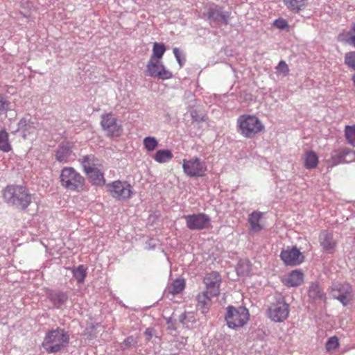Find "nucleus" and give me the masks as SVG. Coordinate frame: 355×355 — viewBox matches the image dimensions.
Masks as SVG:
<instances>
[{
    "mask_svg": "<svg viewBox=\"0 0 355 355\" xmlns=\"http://www.w3.org/2000/svg\"><path fill=\"white\" fill-rule=\"evenodd\" d=\"M6 203L15 209L25 210L32 202V196L28 189L21 185H8L3 190Z\"/></svg>",
    "mask_w": 355,
    "mask_h": 355,
    "instance_id": "1",
    "label": "nucleus"
},
{
    "mask_svg": "<svg viewBox=\"0 0 355 355\" xmlns=\"http://www.w3.org/2000/svg\"><path fill=\"white\" fill-rule=\"evenodd\" d=\"M69 334L64 329L57 328L46 333L42 347L49 354L58 353L69 343Z\"/></svg>",
    "mask_w": 355,
    "mask_h": 355,
    "instance_id": "2",
    "label": "nucleus"
},
{
    "mask_svg": "<svg viewBox=\"0 0 355 355\" xmlns=\"http://www.w3.org/2000/svg\"><path fill=\"white\" fill-rule=\"evenodd\" d=\"M61 186L70 191L80 192L85 189V178L73 167H64L60 175Z\"/></svg>",
    "mask_w": 355,
    "mask_h": 355,
    "instance_id": "3",
    "label": "nucleus"
},
{
    "mask_svg": "<svg viewBox=\"0 0 355 355\" xmlns=\"http://www.w3.org/2000/svg\"><path fill=\"white\" fill-rule=\"evenodd\" d=\"M237 127L238 132L247 138H252L264 128L257 116L248 114H244L238 118Z\"/></svg>",
    "mask_w": 355,
    "mask_h": 355,
    "instance_id": "4",
    "label": "nucleus"
},
{
    "mask_svg": "<svg viewBox=\"0 0 355 355\" xmlns=\"http://www.w3.org/2000/svg\"><path fill=\"white\" fill-rule=\"evenodd\" d=\"M231 13L223 8L214 3H208L203 17H206L210 24L214 23L220 26L227 25L230 22Z\"/></svg>",
    "mask_w": 355,
    "mask_h": 355,
    "instance_id": "5",
    "label": "nucleus"
},
{
    "mask_svg": "<svg viewBox=\"0 0 355 355\" xmlns=\"http://www.w3.org/2000/svg\"><path fill=\"white\" fill-rule=\"evenodd\" d=\"M225 319L230 328L237 329L241 327L249 319L248 310L243 306L235 308L232 306H229L227 308Z\"/></svg>",
    "mask_w": 355,
    "mask_h": 355,
    "instance_id": "6",
    "label": "nucleus"
},
{
    "mask_svg": "<svg viewBox=\"0 0 355 355\" xmlns=\"http://www.w3.org/2000/svg\"><path fill=\"white\" fill-rule=\"evenodd\" d=\"M182 168L184 173L189 177H203L207 171L205 163L198 157L184 159Z\"/></svg>",
    "mask_w": 355,
    "mask_h": 355,
    "instance_id": "7",
    "label": "nucleus"
},
{
    "mask_svg": "<svg viewBox=\"0 0 355 355\" xmlns=\"http://www.w3.org/2000/svg\"><path fill=\"white\" fill-rule=\"evenodd\" d=\"M268 317L275 322H282L289 315V306L280 297L275 303L272 304L268 309Z\"/></svg>",
    "mask_w": 355,
    "mask_h": 355,
    "instance_id": "8",
    "label": "nucleus"
},
{
    "mask_svg": "<svg viewBox=\"0 0 355 355\" xmlns=\"http://www.w3.org/2000/svg\"><path fill=\"white\" fill-rule=\"evenodd\" d=\"M331 294L334 298L347 305L352 299V288L347 284L334 283L331 286Z\"/></svg>",
    "mask_w": 355,
    "mask_h": 355,
    "instance_id": "9",
    "label": "nucleus"
},
{
    "mask_svg": "<svg viewBox=\"0 0 355 355\" xmlns=\"http://www.w3.org/2000/svg\"><path fill=\"white\" fill-rule=\"evenodd\" d=\"M187 227L191 230H202L210 226V218L205 214L184 215Z\"/></svg>",
    "mask_w": 355,
    "mask_h": 355,
    "instance_id": "10",
    "label": "nucleus"
},
{
    "mask_svg": "<svg viewBox=\"0 0 355 355\" xmlns=\"http://www.w3.org/2000/svg\"><path fill=\"white\" fill-rule=\"evenodd\" d=\"M147 75L164 80L170 78L172 73L167 70L164 64L154 58H151L146 66Z\"/></svg>",
    "mask_w": 355,
    "mask_h": 355,
    "instance_id": "11",
    "label": "nucleus"
},
{
    "mask_svg": "<svg viewBox=\"0 0 355 355\" xmlns=\"http://www.w3.org/2000/svg\"><path fill=\"white\" fill-rule=\"evenodd\" d=\"M107 187L113 198L119 200H126L131 196V186L127 182L114 181Z\"/></svg>",
    "mask_w": 355,
    "mask_h": 355,
    "instance_id": "12",
    "label": "nucleus"
},
{
    "mask_svg": "<svg viewBox=\"0 0 355 355\" xmlns=\"http://www.w3.org/2000/svg\"><path fill=\"white\" fill-rule=\"evenodd\" d=\"M203 282L206 286V291L211 296H218L220 294V286L222 282L219 272L213 271L206 274Z\"/></svg>",
    "mask_w": 355,
    "mask_h": 355,
    "instance_id": "13",
    "label": "nucleus"
},
{
    "mask_svg": "<svg viewBox=\"0 0 355 355\" xmlns=\"http://www.w3.org/2000/svg\"><path fill=\"white\" fill-rule=\"evenodd\" d=\"M101 126L109 137H117L121 133V125L117 123L116 119L111 114H106L101 116Z\"/></svg>",
    "mask_w": 355,
    "mask_h": 355,
    "instance_id": "14",
    "label": "nucleus"
},
{
    "mask_svg": "<svg viewBox=\"0 0 355 355\" xmlns=\"http://www.w3.org/2000/svg\"><path fill=\"white\" fill-rule=\"evenodd\" d=\"M280 257L284 263L287 266H297L304 261V255L296 248H288L282 251Z\"/></svg>",
    "mask_w": 355,
    "mask_h": 355,
    "instance_id": "15",
    "label": "nucleus"
},
{
    "mask_svg": "<svg viewBox=\"0 0 355 355\" xmlns=\"http://www.w3.org/2000/svg\"><path fill=\"white\" fill-rule=\"evenodd\" d=\"M320 245L323 250L327 253H333L334 252L336 242L334 239L333 234L328 231H322L319 236Z\"/></svg>",
    "mask_w": 355,
    "mask_h": 355,
    "instance_id": "16",
    "label": "nucleus"
},
{
    "mask_svg": "<svg viewBox=\"0 0 355 355\" xmlns=\"http://www.w3.org/2000/svg\"><path fill=\"white\" fill-rule=\"evenodd\" d=\"M73 153L71 147L67 144H62L58 146L55 152V159L63 163H67L73 159Z\"/></svg>",
    "mask_w": 355,
    "mask_h": 355,
    "instance_id": "17",
    "label": "nucleus"
},
{
    "mask_svg": "<svg viewBox=\"0 0 355 355\" xmlns=\"http://www.w3.org/2000/svg\"><path fill=\"white\" fill-rule=\"evenodd\" d=\"M80 162L83 167L84 172L90 171L98 167H101V162L94 155H87L80 159Z\"/></svg>",
    "mask_w": 355,
    "mask_h": 355,
    "instance_id": "18",
    "label": "nucleus"
},
{
    "mask_svg": "<svg viewBox=\"0 0 355 355\" xmlns=\"http://www.w3.org/2000/svg\"><path fill=\"white\" fill-rule=\"evenodd\" d=\"M214 296L209 295V293L203 291L202 293L198 294L197 296V308L202 313H206L209 309L211 302V299Z\"/></svg>",
    "mask_w": 355,
    "mask_h": 355,
    "instance_id": "19",
    "label": "nucleus"
},
{
    "mask_svg": "<svg viewBox=\"0 0 355 355\" xmlns=\"http://www.w3.org/2000/svg\"><path fill=\"white\" fill-rule=\"evenodd\" d=\"M309 297L314 302L324 301L325 293L317 283H311L309 290Z\"/></svg>",
    "mask_w": 355,
    "mask_h": 355,
    "instance_id": "20",
    "label": "nucleus"
},
{
    "mask_svg": "<svg viewBox=\"0 0 355 355\" xmlns=\"http://www.w3.org/2000/svg\"><path fill=\"white\" fill-rule=\"evenodd\" d=\"M262 218V214L258 211H253L250 214L248 223L250 226V232L257 233L263 229V225L260 223Z\"/></svg>",
    "mask_w": 355,
    "mask_h": 355,
    "instance_id": "21",
    "label": "nucleus"
},
{
    "mask_svg": "<svg viewBox=\"0 0 355 355\" xmlns=\"http://www.w3.org/2000/svg\"><path fill=\"white\" fill-rule=\"evenodd\" d=\"M85 174L92 184L101 185L105 183L102 166L87 171Z\"/></svg>",
    "mask_w": 355,
    "mask_h": 355,
    "instance_id": "22",
    "label": "nucleus"
},
{
    "mask_svg": "<svg viewBox=\"0 0 355 355\" xmlns=\"http://www.w3.org/2000/svg\"><path fill=\"white\" fill-rule=\"evenodd\" d=\"M49 298L56 308H60L67 300L68 296L66 293L62 291L51 292Z\"/></svg>",
    "mask_w": 355,
    "mask_h": 355,
    "instance_id": "23",
    "label": "nucleus"
},
{
    "mask_svg": "<svg viewBox=\"0 0 355 355\" xmlns=\"http://www.w3.org/2000/svg\"><path fill=\"white\" fill-rule=\"evenodd\" d=\"M304 167L307 169L316 168L318 163V157L312 150L306 152L304 155Z\"/></svg>",
    "mask_w": 355,
    "mask_h": 355,
    "instance_id": "24",
    "label": "nucleus"
},
{
    "mask_svg": "<svg viewBox=\"0 0 355 355\" xmlns=\"http://www.w3.org/2000/svg\"><path fill=\"white\" fill-rule=\"evenodd\" d=\"M286 8L295 12L298 13L303 10L306 6V0H283Z\"/></svg>",
    "mask_w": 355,
    "mask_h": 355,
    "instance_id": "25",
    "label": "nucleus"
},
{
    "mask_svg": "<svg viewBox=\"0 0 355 355\" xmlns=\"http://www.w3.org/2000/svg\"><path fill=\"white\" fill-rule=\"evenodd\" d=\"M303 282V273L298 270L292 271L287 279L286 284L290 286H298Z\"/></svg>",
    "mask_w": 355,
    "mask_h": 355,
    "instance_id": "26",
    "label": "nucleus"
},
{
    "mask_svg": "<svg viewBox=\"0 0 355 355\" xmlns=\"http://www.w3.org/2000/svg\"><path fill=\"white\" fill-rule=\"evenodd\" d=\"M173 155L170 150H158L153 156L154 159L158 163H166L170 162Z\"/></svg>",
    "mask_w": 355,
    "mask_h": 355,
    "instance_id": "27",
    "label": "nucleus"
},
{
    "mask_svg": "<svg viewBox=\"0 0 355 355\" xmlns=\"http://www.w3.org/2000/svg\"><path fill=\"white\" fill-rule=\"evenodd\" d=\"M138 343L139 336L137 335H131L128 336L120 343V348L123 351L136 348Z\"/></svg>",
    "mask_w": 355,
    "mask_h": 355,
    "instance_id": "28",
    "label": "nucleus"
},
{
    "mask_svg": "<svg viewBox=\"0 0 355 355\" xmlns=\"http://www.w3.org/2000/svg\"><path fill=\"white\" fill-rule=\"evenodd\" d=\"M251 272V264L248 259H241L236 266V272L240 276H248Z\"/></svg>",
    "mask_w": 355,
    "mask_h": 355,
    "instance_id": "29",
    "label": "nucleus"
},
{
    "mask_svg": "<svg viewBox=\"0 0 355 355\" xmlns=\"http://www.w3.org/2000/svg\"><path fill=\"white\" fill-rule=\"evenodd\" d=\"M184 281L183 279H175L168 288V292L173 295L180 293L184 288Z\"/></svg>",
    "mask_w": 355,
    "mask_h": 355,
    "instance_id": "30",
    "label": "nucleus"
},
{
    "mask_svg": "<svg viewBox=\"0 0 355 355\" xmlns=\"http://www.w3.org/2000/svg\"><path fill=\"white\" fill-rule=\"evenodd\" d=\"M11 146L8 143V135L6 130L0 131V150L3 152H8Z\"/></svg>",
    "mask_w": 355,
    "mask_h": 355,
    "instance_id": "31",
    "label": "nucleus"
},
{
    "mask_svg": "<svg viewBox=\"0 0 355 355\" xmlns=\"http://www.w3.org/2000/svg\"><path fill=\"white\" fill-rule=\"evenodd\" d=\"M72 272L73 277L78 283H83L84 282L87 274L84 266L80 265L78 267L73 268Z\"/></svg>",
    "mask_w": 355,
    "mask_h": 355,
    "instance_id": "32",
    "label": "nucleus"
},
{
    "mask_svg": "<svg viewBox=\"0 0 355 355\" xmlns=\"http://www.w3.org/2000/svg\"><path fill=\"white\" fill-rule=\"evenodd\" d=\"M165 51L166 48L164 44L157 42L154 43L153 49V56L152 58H157L156 60H159L163 56Z\"/></svg>",
    "mask_w": 355,
    "mask_h": 355,
    "instance_id": "33",
    "label": "nucleus"
},
{
    "mask_svg": "<svg viewBox=\"0 0 355 355\" xmlns=\"http://www.w3.org/2000/svg\"><path fill=\"white\" fill-rule=\"evenodd\" d=\"M144 145L148 151H153L157 147L158 141L153 137H146L144 139Z\"/></svg>",
    "mask_w": 355,
    "mask_h": 355,
    "instance_id": "34",
    "label": "nucleus"
},
{
    "mask_svg": "<svg viewBox=\"0 0 355 355\" xmlns=\"http://www.w3.org/2000/svg\"><path fill=\"white\" fill-rule=\"evenodd\" d=\"M345 132L349 143L355 146V126L346 125Z\"/></svg>",
    "mask_w": 355,
    "mask_h": 355,
    "instance_id": "35",
    "label": "nucleus"
},
{
    "mask_svg": "<svg viewBox=\"0 0 355 355\" xmlns=\"http://www.w3.org/2000/svg\"><path fill=\"white\" fill-rule=\"evenodd\" d=\"M33 129L30 121L25 118L21 119L18 123V130L28 131L30 133Z\"/></svg>",
    "mask_w": 355,
    "mask_h": 355,
    "instance_id": "36",
    "label": "nucleus"
},
{
    "mask_svg": "<svg viewBox=\"0 0 355 355\" xmlns=\"http://www.w3.org/2000/svg\"><path fill=\"white\" fill-rule=\"evenodd\" d=\"M11 103L6 97L0 96V115L6 114L8 110H11Z\"/></svg>",
    "mask_w": 355,
    "mask_h": 355,
    "instance_id": "37",
    "label": "nucleus"
},
{
    "mask_svg": "<svg viewBox=\"0 0 355 355\" xmlns=\"http://www.w3.org/2000/svg\"><path fill=\"white\" fill-rule=\"evenodd\" d=\"M345 64L355 70V51H350L345 55Z\"/></svg>",
    "mask_w": 355,
    "mask_h": 355,
    "instance_id": "38",
    "label": "nucleus"
},
{
    "mask_svg": "<svg viewBox=\"0 0 355 355\" xmlns=\"http://www.w3.org/2000/svg\"><path fill=\"white\" fill-rule=\"evenodd\" d=\"M346 36L348 37L345 40L346 42L355 47V22L352 24L350 30L346 33Z\"/></svg>",
    "mask_w": 355,
    "mask_h": 355,
    "instance_id": "39",
    "label": "nucleus"
},
{
    "mask_svg": "<svg viewBox=\"0 0 355 355\" xmlns=\"http://www.w3.org/2000/svg\"><path fill=\"white\" fill-rule=\"evenodd\" d=\"M339 345L338 339L336 336L329 338L326 343V349L328 352L336 349Z\"/></svg>",
    "mask_w": 355,
    "mask_h": 355,
    "instance_id": "40",
    "label": "nucleus"
},
{
    "mask_svg": "<svg viewBox=\"0 0 355 355\" xmlns=\"http://www.w3.org/2000/svg\"><path fill=\"white\" fill-rule=\"evenodd\" d=\"M173 54L176 58V60L178 61L179 65L180 67H182L185 62H186V58L184 53H182L180 49L177 47L173 48Z\"/></svg>",
    "mask_w": 355,
    "mask_h": 355,
    "instance_id": "41",
    "label": "nucleus"
},
{
    "mask_svg": "<svg viewBox=\"0 0 355 355\" xmlns=\"http://www.w3.org/2000/svg\"><path fill=\"white\" fill-rule=\"evenodd\" d=\"M276 69L277 72L282 73L284 75H286L289 71L288 66L283 60L279 62L278 65L276 67Z\"/></svg>",
    "mask_w": 355,
    "mask_h": 355,
    "instance_id": "42",
    "label": "nucleus"
},
{
    "mask_svg": "<svg viewBox=\"0 0 355 355\" xmlns=\"http://www.w3.org/2000/svg\"><path fill=\"white\" fill-rule=\"evenodd\" d=\"M274 25L275 27L281 30L285 29L286 27L288 26V22L283 19H276L274 21Z\"/></svg>",
    "mask_w": 355,
    "mask_h": 355,
    "instance_id": "43",
    "label": "nucleus"
},
{
    "mask_svg": "<svg viewBox=\"0 0 355 355\" xmlns=\"http://www.w3.org/2000/svg\"><path fill=\"white\" fill-rule=\"evenodd\" d=\"M153 330L152 329L148 328L145 331V335L146 336V340L149 341L153 337Z\"/></svg>",
    "mask_w": 355,
    "mask_h": 355,
    "instance_id": "44",
    "label": "nucleus"
},
{
    "mask_svg": "<svg viewBox=\"0 0 355 355\" xmlns=\"http://www.w3.org/2000/svg\"><path fill=\"white\" fill-rule=\"evenodd\" d=\"M187 315L185 313H182L178 318V320L182 324H186Z\"/></svg>",
    "mask_w": 355,
    "mask_h": 355,
    "instance_id": "45",
    "label": "nucleus"
},
{
    "mask_svg": "<svg viewBox=\"0 0 355 355\" xmlns=\"http://www.w3.org/2000/svg\"><path fill=\"white\" fill-rule=\"evenodd\" d=\"M21 13L23 15L24 17H27L29 15V11L25 10L24 12L21 11Z\"/></svg>",
    "mask_w": 355,
    "mask_h": 355,
    "instance_id": "46",
    "label": "nucleus"
},
{
    "mask_svg": "<svg viewBox=\"0 0 355 355\" xmlns=\"http://www.w3.org/2000/svg\"><path fill=\"white\" fill-rule=\"evenodd\" d=\"M349 151H347L346 150H343V151H342V153H342L341 156L343 157V156H344V155H348V154H349Z\"/></svg>",
    "mask_w": 355,
    "mask_h": 355,
    "instance_id": "47",
    "label": "nucleus"
},
{
    "mask_svg": "<svg viewBox=\"0 0 355 355\" xmlns=\"http://www.w3.org/2000/svg\"><path fill=\"white\" fill-rule=\"evenodd\" d=\"M352 80H353V83L355 85V74L352 76Z\"/></svg>",
    "mask_w": 355,
    "mask_h": 355,
    "instance_id": "48",
    "label": "nucleus"
},
{
    "mask_svg": "<svg viewBox=\"0 0 355 355\" xmlns=\"http://www.w3.org/2000/svg\"><path fill=\"white\" fill-rule=\"evenodd\" d=\"M191 116H192V118H193L194 120H196V121H197V120H198L197 119H196V118H195V116H194V115L193 114V113H191Z\"/></svg>",
    "mask_w": 355,
    "mask_h": 355,
    "instance_id": "49",
    "label": "nucleus"
}]
</instances>
